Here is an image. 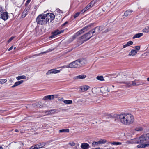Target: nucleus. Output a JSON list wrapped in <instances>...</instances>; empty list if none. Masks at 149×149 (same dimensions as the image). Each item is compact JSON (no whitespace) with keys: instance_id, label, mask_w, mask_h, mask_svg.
<instances>
[{"instance_id":"obj_5","label":"nucleus","mask_w":149,"mask_h":149,"mask_svg":"<svg viewBox=\"0 0 149 149\" xmlns=\"http://www.w3.org/2000/svg\"><path fill=\"white\" fill-rule=\"evenodd\" d=\"M103 27L102 26H97L90 31L92 36L97 35L103 30Z\"/></svg>"},{"instance_id":"obj_25","label":"nucleus","mask_w":149,"mask_h":149,"mask_svg":"<svg viewBox=\"0 0 149 149\" xmlns=\"http://www.w3.org/2000/svg\"><path fill=\"white\" fill-rule=\"evenodd\" d=\"M26 78V77L24 75L19 76L16 77V79L17 80H19L21 79H25Z\"/></svg>"},{"instance_id":"obj_57","label":"nucleus","mask_w":149,"mask_h":149,"mask_svg":"<svg viewBox=\"0 0 149 149\" xmlns=\"http://www.w3.org/2000/svg\"><path fill=\"white\" fill-rule=\"evenodd\" d=\"M47 125H43L42 126V127L43 128H44L45 127H46V126Z\"/></svg>"},{"instance_id":"obj_42","label":"nucleus","mask_w":149,"mask_h":149,"mask_svg":"<svg viewBox=\"0 0 149 149\" xmlns=\"http://www.w3.org/2000/svg\"><path fill=\"white\" fill-rule=\"evenodd\" d=\"M69 144L70 145L72 146H74L75 145V143L74 142H70L69 143Z\"/></svg>"},{"instance_id":"obj_38","label":"nucleus","mask_w":149,"mask_h":149,"mask_svg":"<svg viewBox=\"0 0 149 149\" xmlns=\"http://www.w3.org/2000/svg\"><path fill=\"white\" fill-rule=\"evenodd\" d=\"M38 147L36 145H35L34 146H31L30 149H38Z\"/></svg>"},{"instance_id":"obj_19","label":"nucleus","mask_w":149,"mask_h":149,"mask_svg":"<svg viewBox=\"0 0 149 149\" xmlns=\"http://www.w3.org/2000/svg\"><path fill=\"white\" fill-rule=\"evenodd\" d=\"M86 76L85 74H81L79 76H76L75 77V79H83L86 77Z\"/></svg>"},{"instance_id":"obj_53","label":"nucleus","mask_w":149,"mask_h":149,"mask_svg":"<svg viewBox=\"0 0 149 149\" xmlns=\"http://www.w3.org/2000/svg\"><path fill=\"white\" fill-rule=\"evenodd\" d=\"M68 23V22H65L64 24H62V26H64V25H66V24H67Z\"/></svg>"},{"instance_id":"obj_45","label":"nucleus","mask_w":149,"mask_h":149,"mask_svg":"<svg viewBox=\"0 0 149 149\" xmlns=\"http://www.w3.org/2000/svg\"><path fill=\"white\" fill-rule=\"evenodd\" d=\"M38 103H36L33 104V107H37L38 105Z\"/></svg>"},{"instance_id":"obj_4","label":"nucleus","mask_w":149,"mask_h":149,"mask_svg":"<svg viewBox=\"0 0 149 149\" xmlns=\"http://www.w3.org/2000/svg\"><path fill=\"white\" fill-rule=\"evenodd\" d=\"M118 77L119 78V80L118 81V82L120 83H125L127 87H129L131 86V81L125 82H124L121 81L123 80L125 78V76L124 74L122 73H119Z\"/></svg>"},{"instance_id":"obj_2","label":"nucleus","mask_w":149,"mask_h":149,"mask_svg":"<svg viewBox=\"0 0 149 149\" xmlns=\"http://www.w3.org/2000/svg\"><path fill=\"white\" fill-rule=\"evenodd\" d=\"M120 121L123 124L129 125L132 123L134 120L133 116L130 114H123L119 116Z\"/></svg>"},{"instance_id":"obj_8","label":"nucleus","mask_w":149,"mask_h":149,"mask_svg":"<svg viewBox=\"0 0 149 149\" xmlns=\"http://www.w3.org/2000/svg\"><path fill=\"white\" fill-rule=\"evenodd\" d=\"M91 28V25L86 26L78 31L79 32L80 34H81L90 29Z\"/></svg>"},{"instance_id":"obj_43","label":"nucleus","mask_w":149,"mask_h":149,"mask_svg":"<svg viewBox=\"0 0 149 149\" xmlns=\"http://www.w3.org/2000/svg\"><path fill=\"white\" fill-rule=\"evenodd\" d=\"M46 52H43L42 53H39V54H35L34 56H40V55H41V54H42L43 53H45Z\"/></svg>"},{"instance_id":"obj_64","label":"nucleus","mask_w":149,"mask_h":149,"mask_svg":"<svg viewBox=\"0 0 149 149\" xmlns=\"http://www.w3.org/2000/svg\"><path fill=\"white\" fill-rule=\"evenodd\" d=\"M108 31V30H107L106 31V32Z\"/></svg>"},{"instance_id":"obj_34","label":"nucleus","mask_w":149,"mask_h":149,"mask_svg":"<svg viewBox=\"0 0 149 149\" xmlns=\"http://www.w3.org/2000/svg\"><path fill=\"white\" fill-rule=\"evenodd\" d=\"M81 12H78L76 13L74 15V18H76L79 15Z\"/></svg>"},{"instance_id":"obj_29","label":"nucleus","mask_w":149,"mask_h":149,"mask_svg":"<svg viewBox=\"0 0 149 149\" xmlns=\"http://www.w3.org/2000/svg\"><path fill=\"white\" fill-rule=\"evenodd\" d=\"M81 35L80 33H79V31L76 33L74 35H73L72 36V38L73 39V40H74V39L76 38L78 36Z\"/></svg>"},{"instance_id":"obj_20","label":"nucleus","mask_w":149,"mask_h":149,"mask_svg":"<svg viewBox=\"0 0 149 149\" xmlns=\"http://www.w3.org/2000/svg\"><path fill=\"white\" fill-rule=\"evenodd\" d=\"M143 34L141 33H139L135 34L133 37V39H135L137 38H139L143 35Z\"/></svg>"},{"instance_id":"obj_23","label":"nucleus","mask_w":149,"mask_h":149,"mask_svg":"<svg viewBox=\"0 0 149 149\" xmlns=\"http://www.w3.org/2000/svg\"><path fill=\"white\" fill-rule=\"evenodd\" d=\"M69 132V129H65L60 130H59V132L60 133L63 132Z\"/></svg>"},{"instance_id":"obj_59","label":"nucleus","mask_w":149,"mask_h":149,"mask_svg":"<svg viewBox=\"0 0 149 149\" xmlns=\"http://www.w3.org/2000/svg\"><path fill=\"white\" fill-rule=\"evenodd\" d=\"M0 149H3V147L1 146H0Z\"/></svg>"},{"instance_id":"obj_51","label":"nucleus","mask_w":149,"mask_h":149,"mask_svg":"<svg viewBox=\"0 0 149 149\" xmlns=\"http://www.w3.org/2000/svg\"><path fill=\"white\" fill-rule=\"evenodd\" d=\"M23 13H24L26 15H27L28 14V13L26 10H24V11L23 12Z\"/></svg>"},{"instance_id":"obj_54","label":"nucleus","mask_w":149,"mask_h":149,"mask_svg":"<svg viewBox=\"0 0 149 149\" xmlns=\"http://www.w3.org/2000/svg\"><path fill=\"white\" fill-rule=\"evenodd\" d=\"M96 144H97V145L99 144H100V141H99L97 142H96Z\"/></svg>"},{"instance_id":"obj_41","label":"nucleus","mask_w":149,"mask_h":149,"mask_svg":"<svg viewBox=\"0 0 149 149\" xmlns=\"http://www.w3.org/2000/svg\"><path fill=\"white\" fill-rule=\"evenodd\" d=\"M38 104L37 105V107H41L42 106V103L40 102H38Z\"/></svg>"},{"instance_id":"obj_3","label":"nucleus","mask_w":149,"mask_h":149,"mask_svg":"<svg viewBox=\"0 0 149 149\" xmlns=\"http://www.w3.org/2000/svg\"><path fill=\"white\" fill-rule=\"evenodd\" d=\"M86 63L84 60L78 59L70 63L71 68H78L83 65Z\"/></svg>"},{"instance_id":"obj_47","label":"nucleus","mask_w":149,"mask_h":149,"mask_svg":"<svg viewBox=\"0 0 149 149\" xmlns=\"http://www.w3.org/2000/svg\"><path fill=\"white\" fill-rule=\"evenodd\" d=\"M135 49L136 50H139L140 49V47L139 46H136Z\"/></svg>"},{"instance_id":"obj_1","label":"nucleus","mask_w":149,"mask_h":149,"mask_svg":"<svg viewBox=\"0 0 149 149\" xmlns=\"http://www.w3.org/2000/svg\"><path fill=\"white\" fill-rule=\"evenodd\" d=\"M55 17L54 15L52 13H48L45 14H40L37 17L36 21L40 25H43L49 22V19L51 22Z\"/></svg>"},{"instance_id":"obj_63","label":"nucleus","mask_w":149,"mask_h":149,"mask_svg":"<svg viewBox=\"0 0 149 149\" xmlns=\"http://www.w3.org/2000/svg\"><path fill=\"white\" fill-rule=\"evenodd\" d=\"M112 86L113 87H114V86H113V85H112Z\"/></svg>"},{"instance_id":"obj_32","label":"nucleus","mask_w":149,"mask_h":149,"mask_svg":"<svg viewBox=\"0 0 149 149\" xmlns=\"http://www.w3.org/2000/svg\"><path fill=\"white\" fill-rule=\"evenodd\" d=\"M7 80L6 79H0V84H3L6 82Z\"/></svg>"},{"instance_id":"obj_26","label":"nucleus","mask_w":149,"mask_h":149,"mask_svg":"<svg viewBox=\"0 0 149 149\" xmlns=\"http://www.w3.org/2000/svg\"><path fill=\"white\" fill-rule=\"evenodd\" d=\"M144 84V83L137 84V83L134 81H131V86H139L140 85H143Z\"/></svg>"},{"instance_id":"obj_18","label":"nucleus","mask_w":149,"mask_h":149,"mask_svg":"<svg viewBox=\"0 0 149 149\" xmlns=\"http://www.w3.org/2000/svg\"><path fill=\"white\" fill-rule=\"evenodd\" d=\"M132 12L133 11L131 10H128L125 12L124 15L125 16L127 17L128 15H130Z\"/></svg>"},{"instance_id":"obj_31","label":"nucleus","mask_w":149,"mask_h":149,"mask_svg":"<svg viewBox=\"0 0 149 149\" xmlns=\"http://www.w3.org/2000/svg\"><path fill=\"white\" fill-rule=\"evenodd\" d=\"M110 143L112 145H121V143L119 142H110Z\"/></svg>"},{"instance_id":"obj_10","label":"nucleus","mask_w":149,"mask_h":149,"mask_svg":"<svg viewBox=\"0 0 149 149\" xmlns=\"http://www.w3.org/2000/svg\"><path fill=\"white\" fill-rule=\"evenodd\" d=\"M8 17V14L7 12H3L1 15V18L4 20H6L7 19Z\"/></svg>"},{"instance_id":"obj_16","label":"nucleus","mask_w":149,"mask_h":149,"mask_svg":"<svg viewBox=\"0 0 149 149\" xmlns=\"http://www.w3.org/2000/svg\"><path fill=\"white\" fill-rule=\"evenodd\" d=\"M24 81L22 80H20V81H18L17 82H16L12 86V88H14L15 87H16L17 86H18L21 84Z\"/></svg>"},{"instance_id":"obj_62","label":"nucleus","mask_w":149,"mask_h":149,"mask_svg":"<svg viewBox=\"0 0 149 149\" xmlns=\"http://www.w3.org/2000/svg\"><path fill=\"white\" fill-rule=\"evenodd\" d=\"M143 83H142V84ZM141 84V83H137V84Z\"/></svg>"},{"instance_id":"obj_7","label":"nucleus","mask_w":149,"mask_h":149,"mask_svg":"<svg viewBox=\"0 0 149 149\" xmlns=\"http://www.w3.org/2000/svg\"><path fill=\"white\" fill-rule=\"evenodd\" d=\"M145 134L141 136L139 138L138 140V143L141 144H144V143H147V139H146Z\"/></svg>"},{"instance_id":"obj_17","label":"nucleus","mask_w":149,"mask_h":149,"mask_svg":"<svg viewBox=\"0 0 149 149\" xmlns=\"http://www.w3.org/2000/svg\"><path fill=\"white\" fill-rule=\"evenodd\" d=\"M54 95H48L47 96H45L43 98V99L44 100H47V99L49 100H51L52 99H54Z\"/></svg>"},{"instance_id":"obj_14","label":"nucleus","mask_w":149,"mask_h":149,"mask_svg":"<svg viewBox=\"0 0 149 149\" xmlns=\"http://www.w3.org/2000/svg\"><path fill=\"white\" fill-rule=\"evenodd\" d=\"M81 147L83 149H88L89 148V145L87 143H83L81 145Z\"/></svg>"},{"instance_id":"obj_40","label":"nucleus","mask_w":149,"mask_h":149,"mask_svg":"<svg viewBox=\"0 0 149 149\" xmlns=\"http://www.w3.org/2000/svg\"><path fill=\"white\" fill-rule=\"evenodd\" d=\"M14 38V37L12 36L11 37L8 41L7 42L8 43H10Z\"/></svg>"},{"instance_id":"obj_30","label":"nucleus","mask_w":149,"mask_h":149,"mask_svg":"<svg viewBox=\"0 0 149 149\" xmlns=\"http://www.w3.org/2000/svg\"><path fill=\"white\" fill-rule=\"evenodd\" d=\"M96 79H97L100 81H103L104 80V78L102 76H98L97 77Z\"/></svg>"},{"instance_id":"obj_13","label":"nucleus","mask_w":149,"mask_h":149,"mask_svg":"<svg viewBox=\"0 0 149 149\" xmlns=\"http://www.w3.org/2000/svg\"><path fill=\"white\" fill-rule=\"evenodd\" d=\"M148 146H149V142H148L147 143L142 144H139L137 146V147L138 148H143Z\"/></svg>"},{"instance_id":"obj_46","label":"nucleus","mask_w":149,"mask_h":149,"mask_svg":"<svg viewBox=\"0 0 149 149\" xmlns=\"http://www.w3.org/2000/svg\"><path fill=\"white\" fill-rule=\"evenodd\" d=\"M92 145L93 147H94L97 146V144L96 143V142H94L92 144Z\"/></svg>"},{"instance_id":"obj_11","label":"nucleus","mask_w":149,"mask_h":149,"mask_svg":"<svg viewBox=\"0 0 149 149\" xmlns=\"http://www.w3.org/2000/svg\"><path fill=\"white\" fill-rule=\"evenodd\" d=\"M93 2L92 1L88 4L86 7L84 8L81 12V13H82L85 12L87 10L90 8L92 6Z\"/></svg>"},{"instance_id":"obj_50","label":"nucleus","mask_w":149,"mask_h":149,"mask_svg":"<svg viewBox=\"0 0 149 149\" xmlns=\"http://www.w3.org/2000/svg\"><path fill=\"white\" fill-rule=\"evenodd\" d=\"M2 6L0 5V13L2 11Z\"/></svg>"},{"instance_id":"obj_55","label":"nucleus","mask_w":149,"mask_h":149,"mask_svg":"<svg viewBox=\"0 0 149 149\" xmlns=\"http://www.w3.org/2000/svg\"><path fill=\"white\" fill-rule=\"evenodd\" d=\"M16 147H18V148H19L21 147V145H15V146Z\"/></svg>"},{"instance_id":"obj_56","label":"nucleus","mask_w":149,"mask_h":149,"mask_svg":"<svg viewBox=\"0 0 149 149\" xmlns=\"http://www.w3.org/2000/svg\"><path fill=\"white\" fill-rule=\"evenodd\" d=\"M31 0H27L26 3H30Z\"/></svg>"},{"instance_id":"obj_15","label":"nucleus","mask_w":149,"mask_h":149,"mask_svg":"<svg viewBox=\"0 0 149 149\" xmlns=\"http://www.w3.org/2000/svg\"><path fill=\"white\" fill-rule=\"evenodd\" d=\"M61 33V32L59 31H56L52 33V35L49 37V38H53L55 36Z\"/></svg>"},{"instance_id":"obj_35","label":"nucleus","mask_w":149,"mask_h":149,"mask_svg":"<svg viewBox=\"0 0 149 149\" xmlns=\"http://www.w3.org/2000/svg\"><path fill=\"white\" fill-rule=\"evenodd\" d=\"M57 12L59 13L61 15H62L63 14V11L60 10V9H58L57 10Z\"/></svg>"},{"instance_id":"obj_52","label":"nucleus","mask_w":149,"mask_h":149,"mask_svg":"<svg viewBox=\"0 0 149 149\" xmlns=\"http://www.w3.org/2000/svg\"><path fill=\"white\" fill-rule=\"evenodd\" d=\"M13 49V46L11 47L8 49V51H10L11 50Z\"/></svg>"},{"instance_id":"obj_21","label":"nucleus","mask_w":149,"mask_h":149,"mask_svg":"<svg viewBox=\"0 0 149 149\" xmlns=\"http://www.w3.org/2000/svg\"><path fill=\"white\" fill-rule=\"evenodd\" d=\"M133 43V42L132 41H128L127 43L125 45H123V48H125L126 47L129 46L131 45H132Z\"/></svg>"},{"instance_id":"obj_22","label":"nucleus","mask_w":149,"mask_h":149,"mask_svg":"<svg viewBox=\"0 0 149 149\" xmlns=\"http://www.w3.org/2000/svg\"><path fill=\"white\" fill-rule=\"evenodd\" d=\"M137 53V52L135 50L132 49L129 53L128 55L129 56H134Z\"/></svg>"},{"instance_id":"obj_60","label":"nucleus","mask_w":149,"mask_h":149,"mask_svg":"<svg viewBox=\"0 0 149 149\" xmlns=\"http://www.w3.org/2000/svg\"><path fill=\"white\" fill-rule=\"evenodd\" d=\"M15 132H18L19 131H18V130H17V129H15Z\"/></svg>"},{"instance_id":"obj_9","label":"nucleus","mask_w":149,"mask_h":149,"mask_svg":"<svg viewBox=\"0 0 149 149\" xmlns=\"http://www.w3.org/2000/svg\"><path fill=\"white\" fill-rule=\"evenodd\" d=\"M60 70H57L56 69H51L48 71L46 73V74L48 75L52 74H54L58 73L60 72Z\"/></svg>"},{"instance_id":"obj_27","label":"nucleus","mask_w":149,"mask_h":149,"mask_svg":"<svg viewBox=\"0 0 149 149\" xmlns=\"http://www.w3.org/2000/svg\"><path fill=\"white\" fill-rule=\"evenodd\" d=\"M45 145V143H40V144L36 145L38 147V149L42 148Z\"/></svg>"},{"instance_id":"obj_12","label":"nucleus","mask_w":149,"mask_h":149,"mask_svg":"<svg viewBox=\"0 0 149 149\" xmlns=\"http://www.w3.org/2000/svg\"><path fill=\"white\" fill-rule=\"evenodd\" d=\"M89 88L90 87L89 86L85 85L80 87L79 88L81 91L84 92L87 91Z\"/></svg>"},{"instance_id":"obj_24","label":"nucleus","mask_w":149,"mask_h":149,"mask_svg":"<svg viewBox=\"0 0 149 149\" xmlns=\"http://www.w3.org/2000/svg\"><path fill=\"white\" fill-rule=\"evenodd\" d=\"M142 32L144 33L149 32V26L146 27L142 30Z\"/></svg>"},{"instance_id":"obj_44","label":"nucleus","mask_w":149,"mask_h":149,"mask_svg":"<svg viewBox=\"0 0 149 149\" xmlns=\"http://www.w3.org/2000/svg\"><path fill=\"white\" fill-rule=\"evenodd\" d=\"M145 135L147 140H149V134H146Z\"/></svg>"},{"instance_id":"obj_39","label":"nucleus","mask_w":149,"mask_h":149,"mask_svg":"<svg viewBox=\"0 0 149 149\" xmlns=\"http://www.w3.org/2000/svg\"><path fill=\"white\" fill-rule=\"evenodd\" d=\"M30 9V8L29 7H26L25 8L24 10H26V12L28 13Z\"/></svg>"},{"instance_id":"obj_28","label":"nucleus","mask_w":149,"mask_h":149,"mask_svg":"<svg viewBox=\"0 0 149 149\" xmlns=\"http://www.w3.org/2000/svg\"><path fill=\"white\" fill-rule=\"evenodd\" d=\"M63 102L65 104H71L72 101V100H65L63 101Z\"/></svg>"},{"instance_id":"obj_61","label":"nucleus","mask_w":149,"mask_h":149,"mask_svg":"<svg viewBox=\"0 0 149 149\" xmlns=\"http://www.w3.org/2000/svg\"><path fill=\"white\" fill-rule=\"evenodd\" d=\"M147 80L149 82V77L147 78Z\"/></svg>"},{"instance_id":"obj_37","label":"nucleus","mask_w":149,"mask_h":149,"mask_svg":"<svg viewBox=\"0 0 149 149\" xmlns=\"http://www.w3.org/2000/svg\"><path fill=\"white\" fill-rule=\"evenodd\" d=\"M142 130H143V129L141 127H136L135 129V130L136 131H141Z\"/></svg>"},{"instance_id":"obj_49","label":"nucleus","mask_w":149,"mask_h":149,"mask_svg":"<svg viewBox=\"0 0 149 149\" xmlns=\"http://www.w3.org/2000/svg\"><path fill=\"white\" fill-rule=\"evenodd\" d=\"M6 111V110H0V113H3L4 112Z\"/></svg>"},{"instance_id":"obj_48","label":"nucleus","mask_w":149,"mask_h":149,"mask_svg":"<svg viewBox=\"0 0 149 149\" xmlns=\"http://www.w3.org/2000/svg\"><path fill=\"white\" fill-rule=\"evenodd\" d=\"M26 15L24 13H23V12L22 13V17H25Z\"/></svg>"},{"instance_id":"obj_6","label":"nucleus","mask_w":149,"mask_h":149,"mask_svg":"<svg viewBox=\"0 0 149 149\" xmlns=\"http://www.w3.org/2000/svg\"><path fill=\"white\" fill-rule=\"evenodd\" d=\"M92 37V36L89 31L80 37V39L82 40L83 42H84L88 40Z\"/></svg>"},{"instance_id":"obj_36","label":"nucleus","mask_w":149,"mask_h":149,"mask_svg":"<svg viewBox=\"0 0 149 149\" xmlns=\"http://www.w3.org/2000/svg\"><path fill=\"white\" fill-rule=\"evenodd\" d=\"M62 68H71L70 65V64L68 65H65L61 67Z\"/></svg>"},{"instance_id":"obj_58","label":"nucleus","mask_w":149,"mask_h":149,"mask_svg":"<svg viewBox=\"0 0 149 149\" xmlns=\"http://www.w3.org/2000/svg\"><path fill=\"white\" fill-rule=\"evenodd\" d=\"M106 149H114V148H113L110 147V148H108Z\"/></svg>"},{"instance_id":"obj_33","label":"nucleus","mask_w":149,"mask_h":149,"mask_svg":"<svg viewBox=\"0 0 149 149\" xmlns=\"http://www.w3.org/2000/svg\"><path fill=\"white\" fill-rule=\"evenodd\" d=\"M99 141L100 144H104L105 143L107 142L106 140L102 139H100V140H99Z\"/></svg>"}]
</instances>
